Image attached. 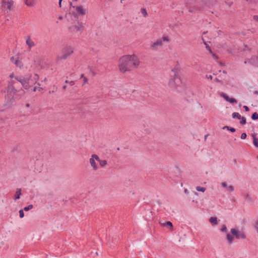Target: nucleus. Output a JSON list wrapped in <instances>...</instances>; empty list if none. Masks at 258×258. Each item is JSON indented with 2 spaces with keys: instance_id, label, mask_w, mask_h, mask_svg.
I'll return each mask as SVG.
<instances>
[{
  "instance_id": "f257e3e1",
  "label": "nucleus",
  "mask_w": 258,
  "mask_h": 258,
  "mask_svg": "<svg viewBox=\"0 0 258 258\" xmlns=\"http://www.w3.org/2000/svg\"><path fill=\"white\" fill-rule=\"evenodd\" d=\"M140 63V59L136 54L125 55L118 60V70L120 73L125 74L138 69Z\"/></svg>"
},
{
  "instance_id": "f03ea898",
  "label": "nucleus",
  "mask_w": 258,
  "mask_h": 258,
  "mask_svg": "<svg viewBox=\"0 0 258 258\" xmlns=\"http://www.w3.org/2000/svg\"><path fill=\"white\" fill-rule=\"evenodd\" d=\"M184 2L189 12L195 13L198 11L203 10L207 7L209 0H184Z\"/></svg>"
},
{
  "instance_id": "7ed1b4c3",
  "label": "nucleus",
  "mask_w": 258,
  "mask_h": 258,
  "mask_svg": "<svg viewBox=\"0 0 258 258\" xmlns=\"http://www.w3.org/2000/svg\"><path fill=\"white\" fill-rule=\"evenodd\" d=\"M170 76L171 78L169 81L170 87L178 92L182 91L184 88V85L179 76L177 69H172Z\"/></svg>"
},
{
  "instance_id": "20e7f679",
  "label": "nucleus",
  "mask_w": 258,
  "mask_h": 258,
  "mask_svg": "<svg viewBox=\"0 0 258 258\" xmlns=\"http://www.w3.org/2000/svg\"><path fill=\"white\" fill-rule=\"evenodd\" d=\"M15 79L19 82L25 89H28L31 87V84H36L39 80V76L35 74L32 76L31 75L25 77L16 76Z\"/></svg>"
},
{
  "instance_id": "39448f33",
  "label": "nucleus",
  "mask_w": 258,
  "mask_h": 258,
  "mask_svg": "<svg viewBox=\"0 0 258 258\" xmlns=\"http://www.w3.org/2000/svg\"><path fill=\"white\" fill-rule=\"evenodd\" d=\"M15 82L14 81H11L9 83L7 88V94L6 95V98L9 100H14L15 98V95L19 92H21L22 94H24L25 92L21 89L19 90H17L15 88Z\"/></svg>"
},
{
  "instance_id": "423d86ee",
  "label": "nucleus",
  "mask_w": 258,
  "mask_h": 258,
  "mask_svg": "<svg viewBox=\"0 0 258 258\" xmlns=\"http://www.w3.org/2000/svg\"><path fill=\"white\" fill-rule=\"evenodd\" d=\"M163 41L168 42L169 39L168 36H163L162 38H159L153 42L150 45V48L153 50H157L163 46Z\"/></svg>"
},
{
  "instance_id": "0eeeda50",
  "label": "nucleus",
  "mask_w": 258,
  "mask_h": 258,
  "mask_svg": "<svg viewBox=\"0 0 258 258\" xmlns=\"http://www.w3.org/2000/svg\"><path fill=\"white\" fill-rule=\"evenodd\" d=\"M73 52V49L71 46H66L64 47L61 52V54L58 55L56 57V61H59L62 59H66L72 54Z\"/></svg>"
},
{
  "instance_id": "6e6552de",
  "label": "nucleus",
  "mask_w": 258,
  "mask_h": 258,
  "mask_svg": "<svg viewBox=\"0 0 258 258\" xmlns=\"http://www.w3.org/2000/svg\"><path fill=\"white\" fill-rule=\"evenodd\" d=\"M70 8L75 9L76 13H73L74 17L77 18L78 16H83L86 14V10L83 8L82 6H75L73 5L72 3H70Z\"/></svg>"
},
{
  "instance_id": "1a4fd4ad",
  "label": "nucleus",
  "mask_w": 258,
  "mask_h": 258,
  "mask_svg": "<svg viewBox=\"0 0 258 258\" xmlns=\"http://www.w3.org/2000/svg\"><path fill=\"white\" fill-rule=\"evenodd\" d=\"M202 40L203 43L206 45L207 49L210 51V46L209 43H210V34L208 31L203 32Z\"/></svg>"
},
{
  "instance_id": "9d476101",
  "label": "nucleus",
  "mask_w": 258,
  "mask_h": 258,
  "mask_svg": "<svg viewBox=\"0 0 258 258\" xmlns=\"http://www.w3.org/2000/svg\"><path fill=\"white\" fill-rule=\"evenodd\" d=\"M19 54H17L15 56H12L10 58L11 61L15 64L17 67L22 69L23 67V63L19 59Z\"/></svg>"
},
{
  "instance_id": "9b49d317",
  "label": "nucleus",
  "mask_w": 258,
  "mask_h": 258,
  "mask_svg": "<svg viewBox=\"0 0 258 258\" xmlns=\"http://www.w3.org/2000/svg\"><path fill=\"white\" fill-rule=\"evenodd\" d=\"M2 6L9 11L13 10L14 7V2L13 0H3Z\"/></svg>"
},
{
  "instance_id": "f8f14e48",
  "label": "nucleus",
  "mask_w": 258,
  "mask_h": 258,
  "mask_svg": "<svg viewBox=\"0 0 258 258\" xmlns=\"http://www.w3.org/2000/svg\"><path fill=\"white\" fill-rule=\"evenodd\" d=\"M231 232L233 235L235 236L236 238H242L244 239L246 238L245 235L242 233L239 232L236 229L232 228L231 229Z\"/></svg>"
},
{
  "instance_id": "ddd939ff",
  "label": "nucleus",
  "mask_w": 258,
  "mask_h": 258,
  "mask_svg": "<svg viewBox=\"0 0 258 258\" xmlns=\"http://www.w3.org/2000/svg\"><path fill=\"white\" fill-rule=\"evenodd\" d=\"M98 156L96 154H92L91 158L89 159V163L94 171H96L98 169V166L95 162L96 158L94 157Z\"/></svg>"
},
{
  "instance_id": "4468645a",
  "label": "nucleus",
  "mask_w": 258,
  "mask_h": 258,
  "mask_svg": "<svg viewBox=\"0 0 258 258\" xmlns=\"http://www.w3.org/2000/svg\"><path fill=\"white\" fill-rule=\"evenodd\" d=\"M26 43L28 46V50L30 51L32 47H34L35 45L34 42L31 38L30 36H28L26 38Z\"/></svg>"
},
{
  "instance_id": "2eb2a0df",
  "label": "nucleus",
  "mask_w": 258,
  "mask_h": 258,
  "mask_svg": "<svg viewBox=\"0 0 258 258\" xmlns=\"http://www.w3.org/2000/svg\"><path fill=\"white\" fill-rule=\"evenodd\" d=\"M84 26L82 23L78 22L77 24L71 27V29L74 31H80L83 29Z\"/></svg>"
},
{
  "instance_id": "dca6fc26",
  "label": "nucleus",
  "mask_w": 258,
  "mask_h": 258,
  "mask_svg": "<svg viewBox=\"0 0 258 258\" xmlns=\"http://www.w3.org/2000/svg\"><path fill=\"white\" fill-rule=\"evenodd\" d=\"M96 158V160L99 163V165L101 167H104L107 165V162L106 160H100L98 156H94Z\"/></svg>"
},
{
  "instance_id": "f3484780",
  "label": "nucleus",
  "mask_w": 258,
  "mask_h": 258,
  "mask_svg": "<svg viewBox=\"0 0 258 258\" xmlns=\"http://www.w3.org/2000/svg\"><path fill=\"white\" fill-rule=\"evenodd\" d=\"M221 96L223 97V98L228 102H229L230 103H236L237 101L236 99L233 98H230L228 97V95L224 93H222L221 94Z\"/></svg>"
},
{
  "instance_id": "a211bd4d",
  "label": "nucleus",
  "mask_w": 258,
  "mask_h": 258,
  "mask_svg": "<svg viewBox=\"0 0 258 258\" xmlns=\"http://www.w3.org/2000/svg\"><path fill=\"white\" fill-rule=\"evenodd\" d=\"M222 186L226 188V190L228 192H232L234 190V188L232 185L228 186L226 182H223L221 183Z\"/></svg>"
},
{
  "instance_id": "6ab92c4d",
  "label": "nucleus",
  "mask_w": 258,
  "mask_h": 258,
  "mask_svg": "<svg viewBox=\"0 0 258 258\" xmlns=\"http://www.w3.org/2000/svg\"><path fill=\"white\" fill-rule=\"evenodd\" d=\"M256 62H258V57L257 56H252L250 59L249 60V63L253 65H256Z\"/></svg>"
},
{
  "instance_id": "aec40b11",
  "label": "nucleus",
  "mask_w": 258,
  "mask_h": 258,
  "mask_svg": "<svg viewBox=\"0 0 258 258\" xmlns=\"http://www.w3.org/2000/svg\"><path fill=\"white\" fill-rule=\"evenodd\" d=\"M21 195V189L18 188L15 193L14 199L15 200L19 199L20 198Z\"/></svg>"
},
{
  "instance_id": "412c9836",
  "label": "nucleus",
  "mask_w": 258,
  "mask_h": 258,
  "mask_svg": "<svg viewBox=\"0 0 258 258\" xmlns=\"http://www.w3.org/2000/svg\"><path fill=\"white\" fill-rule=\"evenodd\" d=\"M160 224H161V225L163 226H169L171 228V229L173 228L172 223L170 221H168L165 223H162L161 222H160Z\"/></svg>"
},
{
  "instance_id": "4be33fe9",
  "label": "nucleus",
  "mask_w": 258,
  "mask_h": 258,
  "mask_svg": "<svg viewBox=\"0 0 258 258\" xmlns=\"http://www.w3.org/2000/svg\"><path fill=\"white\" fill-rule=\"evenodd\" d=\"M252 138H253V142L254 145L256 147H258V138L256 137V134H253L252 135Z\"/></svg>"
},
{
  "instance_id": "5701e85b",
  "label": "nucleus",
  "mask_w": 258,
  "mask_h": 258,
  "mask_svg": "<svg viewBox=\"0 0 258 258\" xmlns=\"http://www.w3.org/2000/svg\"><path fill=\"white\" fill-rule=\"evenodd\" d=\"M243 197L248 202H252L253 201L252 198L247 194L243 195Z\"/></svg>"
},
{
  "instance_id": "b1692460",
  "label": "nucleus",
  "mask_w": 258,
  "mask_h": 258,
  "mask_svg": "<svg viewBox=\"0 0 258 258\" xmlns=\"http://www.w3.org/2000/svg\"><path fill=\"white\" fill-rule=\"evenodd\" d=\"M37 85V86L35 87L33 89V91L34 92H36L37 91H40L41 90H42V88L40 87V84L39 83H36V84Z\"/></svg>"
},
{
  "instance_id": "393cba45",
  "label": "nucleus",
  "mask_w": 258,
  "mask_h": 258,
  "mask_svg": "<svg viewBox=\"0 0 258 258\" xmlns=\"http://www.w3.org/2000/svg\"><path fill=\"white\" fill-rule=\"evenodd\" d=\"M211 223L213 225H217L218 223L217 218L216 217H211Z\"/></svg>"
},
{
  "instance_id": "a878e982",
  "label": "nucleus",
  "mask_w": 258,
  "mask_h": 258,
  "mask_svg": "<svg viewBox=\"0 0 258 258\" xmlns=\"http://www.w3.org/2000/svg\"><path fill=\"white\" fill-rule=\"evenodd\" d=\"M25 4L28 6H31L33 5L35 0H25Z\"/></svg>"
},
{
  "instance_id": "bb28decb",
  "label": "nucleus",
  "mask_w": 258,
  "mask_h": 258,
  "mask_svg": "<svg viewBox=\"0 0 258 258\" xmlns=\"http://www.w3.org/2000/svg\"><path fill=\"white\" fill-rule=\"evenodd\" d=\"M232 117L233 118H237L239 119H240L241 118V115H240L239 113H237V112H234L233 114H232Z\"/></svg>"
},
{
  "instance_id": "cd10ccee",
  "label": "nucleus",
  "mask_w": 258,
  "mask_h": 258,
  "mask_svg": "<svg viewBox=\"0 0 258 258\" xmlns=\"http://www.w3.org/2000/svg\"><path fill=\"white\" fill-rule=\"evenodd\" d=\"M227 239L229 243H231L233 240V237L229 233L227 234Z\"/></svg>"
},
{
  "instance_id": "c85d7f7f",
  "label": "nucleus",
  "mask_w": 258,
  "mask_h": 258,
  "mask_svg": "<svg viewBox=\"0 0 258 258\" xmlns=\"http://www.w3.org/2000/svg\"><path fill=\"white\" fill-rule=\"evenodd\" d=\"M141 12L144 17H146L147 16L148 13L145 8H142L141 9Z\"/></svg>"
},
{
  "instance_id": "c756f323",
  "label": "nucleus",
  "mask_w": 258,
  "mask_h": 258,
  "mask_svg": "<svg viewBox=\"0 0 258 258\" xmlns=\"http://www.w3.org/2000/svg\"><path fill=\"white\" fill-rule=\"evenodd\" d=\"M196 189L198 191L204 192L206 190V188L204 187H201V186H198L196 187Z\"/></svg>"
},
{
  "instance_id": "7c9ffc66",
  "label": "nucleus",
  "mask_w": 258,
  "mask_h": 258,
  "mask_svg": "<svg viewBox=\"0 0 258 258\" xmlns=\"http://www.w3.org/2000/svg\"><path fill=\"white\" fill-rule=\"evenodd\" d=\"M225 128H226L227 130L231 131L232 133H234L235 132V129L233 127H231L228 126H225L223 127V129H225Z\"/></svg>"
},
{
  "instance_id": "2f4dec72",
  "label": "nucleus",
  "mask_w": 258,
  "mask_h": 258,
  "mask_svg": "<svg viewBox=\"0 0 258 258\" xmlns=\"http://www.w3.org/2000/svg\"><path fill=\"white\" fill-rule=\"evenodd\" d=\"M251 118L253 120L258 119V113L256 112L253 113L251 116Z\"/></svg>"
},
{
  "instance_id": "473e14b6",
  "label": "nucleus",
  "mask_w": 258,
  "mask_h": 258,
  "mask_svg": "<svg viewBox=\"0 0 258 258\" xmlns=\"http://www.w3.org/2000/svg\"><path fill=\"white\" fill-rule=\"evenodd\" d=\"M33 207V206L32 205H29L28 206L24 208V210L25 211H28L30 210H31Z\"/></svg>"
},
{
  "instance_id": "72a5a7b5",
  "label": "nucleus",
  "mask_w": 258,
  "mask_h": 258,
  "mask_svg": "<svg viewBox=\"0 0 258 258\" xmlns=\"http://www.w3.org/2000/svg\"><path fill=\"white\" fill-rule=\"evenodd\" d=\"M240 121V124L244 125L246 123V118L244 117H241Z\"/></svg>"
},
{
  "instance_id": "f704fd0d",
  "label": "nucleus",
  "mask_w": 258,
  "mask_h": 258,
  "mask_svg": "<svg viewBox=\"0 0 258 258\" xmlns=\"http://www.w3.org/2000/svg\"><path fill=\"white\" fill-rule=\"evenodd\" d=\"M19 215H20V217L21 218L24 217V212H23V210H20L19 211Z\"/></svg>"
},
{
  "instance_id": "c9c22d12",
  "label": "nucleus",
  "mask_w": 258,
  "mask_h": 258,
  "mask_svg": "<svg viewBox=\"0 0 258 258\" xmlns=\"http://www.w3.org/2000/svg\"><path fill=\"white\" fill-rule=\"evenodd\" d=\"M254 228L256 229V230L258 233V219H256L255 221Z\"/></svg>"
},
{
  "instance_id": "e433bc0d",
  "label": "nucleus",
  "mask_w": 258,
  "mask_h": 258,
  "mask_svg": "<svg viewBox=\"0 0 258 258\" xmlns=\"http://www.w3.org/2000/svg\"><path fill=\"white\" fill-rule=\"evenodd\" d=\"M65 83L69 84L71 86H73L75 85V82L73 81L69 82V81L66 80Z\"/></svg>"
},
{
  "instance_id": "4c0bfd02",
  "label": "nucleus",
  "mask_w": 258,
  "mask_h": 258,
  "mask_svg": "<svg viewBox=\"0 0 258 258\" xmlns=\"http://www.w3.org/2000/svg\"><path fill=\"white\" fill-rule=\"evenodd\" d=\"M240 138L242 140L245 139L246 138V134L245 133H242Z\"/></svg>"
},
{
  "instance_id": "58836bf2",
  "label": "nucleus",
  "mask_w": 258,
  "mask_h": 258,
  "mask_svg": "<svg viewBox=\"0 0 258 258\" xmlns=\"http://www.w3.org/2000/svg\"><path fill=\"white\" fill-rule=\"evenodd\" d=\"M212 56L216 61H218V57L215 54H212ZM218 62V61H217Z\"/></svg>"
},
{
  "instance_id": "ea45409f",
  "label": "nucleus",
  "mask_w": 258,
  "mask_h": 258,
  "mask_svg": "<svg viewBox=\"0 0 258 258\" xmlns=\"http://www.w3.org/2000/svg\"><path fill=\"white\" fill-rule=\"evenodd\" d=\"M227 230V228H226V226L225 225H223L222 226V228H221V230L222 231V232H224V231H226Z\"/></svg>"
},
{
  "instance_id": "a19ab883",
  "label": "nucleus",
  "mask_w": 258,
  "mask_h": 258,
  "mask_svg": "<svg viewBox=\"0 0 258 258\" xmlns=\"http://www.w3.org/2000/svg\"><path fill=\"white\" fill-rule=\"evenodd\" d=\"M253 19L256 21H257L258 22V16H256V15H254L253 17Z\"/></svg>"
},
{
  "instance_id": "79ce46f5",
  "label": "nucleus",
  "mask_w": 258,
  "mask_h": 258,
  "mask_svg": "<svg viewBox=\"0 0 258 258\" xmlns=\"http://www.w3.org/2000/svg\"><path fill=\"white\" fill-rule=\"evenodd\" d=\"M84 84L88 83V80L86 77H84Z\"/></svg>"
},
{
  "instance_id": "37998d69",
  "label": "nucleus",
  "mask_w": 258,
  "mask_h": 258,
  "mask_svg": "<svg viewBox=\"0 0 258 258\" xmlns=\"http://www.w3.org/2000/svg\"><path fill=\"white\" fill-rule=\"evenodd\" d=\"M246 111H249V108L247 106H244L243 107Z\"/></svg>"
},
{
  "instance_id": "c03bdc74",
  "label": "nucleus",
  "mask_w": 258,
  "mask_h": 258,
  "mask_svg": "<svg viewBox=\"0 0 258 258\" xmlns=\"http://www.w3.org/2000/svg\"><path fill=\"white\" fill-rule=\"evenodd\" d=\"M15 77H16V76H14V74H11V75H10V77L11 78H15Z\"/></svg>"
},
{
  "instance_id": "a18cd8bd",
  "label": "nucleus",
  "mask_w": 258,
  "mask_h": 258,
  "mask_svg": "<svg viewBox=\"0 0 258 258\" xmlns=\"http://www.w3.org/2000/svg\"><path fill=\"white\" fill-rule=\"evenodd\" d=\"M58 19H59V20H62L63 19V17H62V16H59V17H58Z\"/></svg>"
},
{
  "instance_id": "49530a36",
  "label": "nucleus",
  "mask_w": 258,
  "mask_h": 258,
  "mask_svg": "<svg viewBox=\"0 0 258 258\" xmlns=\"http://www.w3.org/2000/svg\"><path fill=\"white\" fill-rule=\"evenodd\" d=\"M62 0H59V5L60 7H61V3Z\"/></svg>"
},
{
  "instance_id": "de8ad7c7",
  "label": "nucleus",
  "mask_w": 258,
  "mask_h": 258,
  "mask_svg": "<svg viewBox=\"0 0 258 258\" xmlns=\"http://www.w3.org/2000/svg\"><path fill=\"white\" fill-rule=\"evenodd\" d=\"M254 93L255 94L258 95V91H254Z\"/></svg>"
},
{
  "instance_id": "09e8293b",
  "label": "nucleus",
  "mask_w": 258,
  "mask_h": 258,
  "mask_svg": "<svg viewBox=\"0 0 258 258\" xmlns=\"http://www.w3.org/2000/svg\"><path fill=\"white\" fill-rule=\"evenodd\" d=\"M66 88H67L66 86H63L62 89H63V90H65L66 89Z\"/></svg>"
},
{
  "instance_id": "8fccbe9b",
  "label": "nucleus",
  "mask_w": 258,
  "mask_h": 258,
  "mask_svg": "<svg viewBox=\"0 0 258 258\" xmlns=\"http://www.w3.org/2000/svg\"><path fill=\"white\" fill-rule=\"evenodd\" d=\"M84 77H84V75H83V74H82V75H81V78H83V79H84Z\"/></svg>"
},
{
  "instance_id": "3c124183",
  "label": "nucleus",
  "mask_w": 258,
  "mask_h": 258,
  "mask_svg": "<svg viewBox=\"0 0 258 258\" xmlns=\"http://www.w3.org/2000/svg\"><path fill=\"white\" fill-rule=\"evenodd\" d=\"M29 106H30L29 104H26V107H29Z\"/></svg>"
},
{
  "instance_id": "603ef678",
  "label": "nucleus",
  "mask_w": 258,
  "mask_h": 258,
  "mask_svg": "<svg viewBox=\"0 0 258 258\" xmlns=\"http://www.w3.org/2000/svg\"><path fill=\"white\" fill-rule=\"evenodd\" d=\"M208 135H206V136H205V139L207 138V137H208Z\"/></svg>"
},
{
  "instance_id": "864d4df0",
  "label": "nucleus",
  "mask_w": 258,
  "mask_h": 258,
  "mask_svg": "<svg viewBox=\"0 0 258 258\" xmlns=\"http://www.w3.org/2000/svg\"><path fill=\"white\" fill-rule=\"evenodd\" d=\"M124 0H120V3H122L123 1H124Z\"/></svg>"
},
{
  "instance_id": "5fc2aeb1",
  "label": "nucleus",
  "mask_w": 258,
  "mask_h": 258,
  "mask_svg": "<svg viewBox=\"0 0 258 258\" xmlns=\"http://www.w3.org/2000/svg\"><path fill=\"white\" fill-rule=\"evenodd\" d=\"M219 63H220V65H221V66H222V65H223V63H221V62H220Z\"/></svg>"
},
{
  "instance_id": "6e6d98bb",
  "label": "nucleus",
  "mask_w": 258,
  "mask_h": 258,
  "mask_svg": "<svg viewBox=\"0 0 258 258\" xmlns=\"http://www.w3.org/2000/svg\"><path fill=\"white\" fill-rule=\"evenodd\" d=\"M46 81V78H45L44 81Z\"/></svg>"
},
{
  "instance_id": "4d7b16f0",
  "label": "nucleus",
  "mask_w": 258,
  "mask_h": 258,
  "mask_svg": "<svg viewBox=\"0 0 258 258\" xmlns=\"http://www.w3.org/2000/svg\"><path fill=\"white\" fill-rule=\"evenodd\" d=\"M126 258H127V257H126Z\"/></svg>"
}]
</instances>
